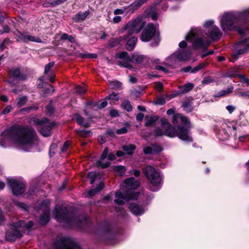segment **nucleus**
Returning a JSON list of instances; mask_svg holds the SVG:
<instances>
[{
  "label": "nucleus",
  "instance_id": "nucleus-1",
  "mask_svg": "<svg viewBox=\"0 0 249 249\" xmlns=\"http://www.w3.org/2000/svg\"><path fill=\"white\" fill-rule=\"evenodd\" d=\"M249 8L240 11H228L222 13L218 19L223 31H236L242 35H249V29L241 25L246 24L249 20Z\"/></svg>",
  "mask_w": 249,
  "mask_h": 249
},
{
  "label": "nucleus",
  "instance_id": "nucleus-2",
  "mask_svg": "<svg viewBox=\"0 0 249 249\" xmlns=\"http://www.w3.org/2000/svg\"><path fill=\"white\" fill-rule=\"evenodd\" d=\"M10 141L16 147L24 151H29L37 143L38 139L33 129L19 127L11 134Z\"/></svg>",
  "mask_w": 249,
  "mask_h": 249
},
{
  "label": "nucleus",
  "instance_id": "nucleus-3",
  "mask_svg": "<svg viewBox=\"0 0 249 249\" xmlns=\"http://www.w3.org/2000/svg\"><path fill=\"white\" fill-rule=\"evenodd\" d=\"M162 129H158L155 131V134L157 136H160L163 134L166 136L173 138L177 136L179 139L187 142H192L193 140L189 130L186 128L182 126H178L175 129L172 125L169 124L166 119H162L160 120Z\"/></svg>",
  "mask_w": 249,
  "mask_h": 249
},
{
  "label": "nucleus",
  "instance_id": "nucleus-4",
  "mask_svg": "<svg viewBox=\"0 0 249 249\" xmlns=\"http://www.w3.org/2000/svg\"><path fill=\"white\" fill-rule=\"evenodd\" d=\"M33 225L32 221H20L11 225L10 229L6 233V239L12 241L17 238L20 237L22 236V232L33 227Z\"/></svg>",
  "mask_w": 249,
  "mask_h": 249
},
{
  "label": "nucleus",
  "instance_id": "nucleus-5",
  "mask_svg": "<svg viewBox=\"0 0 249 249\" xmlns=\"http://www.w3.org/2000/svg\"><path fill=\"white\" fill-rule=\"evenodd\" d=\"M200 35H203L201 30L198 28L193 29L186 35L185 38L186 40L192 42L194 47L196 49L208 47L210 45L211 41L199 36Z\"/></svg>",
  "mask_w": 249,
  "mask_h": 249
},
{
  "label": "nucleus",
  "instance_id": "nucleus-6",
  "mask_svg": "<svg viewBox=\"0 0 249 249\" xmlns=\"http://www.w3.org/2000/svg\"><path fill=\"white\" fill-rule=\"evenodd\" d=\"M144 174L151 184L150 189L154 192L159 189V185L161 182V177L160 172L151 166H147L143 169Z\"/></svg>",
  "mask_w": 249,
  "mask_h": 249
},
{
  "label": "nucleus",
  "instance_id": "nucleus-7",
  "mask_svg": "<svg viewBox=\"0 0 249 249\" xmlns=\"http://www.w3.org/2000/svg\"><path fill=\"white\" fill-rule=\"evenodd\" d=\"M140 39L143 42H148L155 39L157 40L156 44H158L160 40L158 27L149 23L142 31Z\"/></svg>",
  "mask_w": 249,
  "mask_h": 249
},
{
  "label": "nucleus",
  "instance_id": "nucleus-8",
  "mask_svg": "<svg viewBox=\"0 0 249 249\" xmlns=\"http://www.w3.org/2000/svg\"><path fill=\"white\" fill-rule=\"evenodd\" d=\"M145 21L142 18H138L129 21L123 28V31H126L129 35L139 33L144 27Z\"/></svg>",
  "mask_w": 249,
  "mask_h": 249
},
{
  "label": "nucleus",
  "instance_id": "nucleus-9",
  "mask_svg": "<svg viewBox=\"0 0 249 249\" xmlns=\"http://www.w3.org/2000/svg\"><path fill=\"white\" fill-rule=\"evenodd\" d=\"M50 201L48 200H45L43 201L41 204L38 203V207L36 204V210L42 213L39 218V223L41 224H46L50 219Z\"/></svg>",
  "mask_w": 249,
  "mask_h": 249
},
{
  "label": "nucleus",
  "instance_id": "nucleus-10",
  "mask_svg": "<svg viewBox=\"0 0 249 249\" xmlns=\"http://www.w3.org/2000/svg\"><path fill=\"white\" fill-rule=\"evenodd\" d=\"M7 181L14 195L18 196L24 192L25 184L23 182L15 178H8Z\"/></svg>",
  "mask_w": 249,
  "mask_h": 249
},
{
  "label": "nucleus",
  "instance_id": "nucleus-11",
  "mask_svg": "<svg viewBox=\"0 0 249 249\" xmlns=\"http://www.w3.org/2000/svg\"><path fill=\"white\" fill-rule=\"evenodd\" d=\"M139 186V182L135 179L134 178H127L124 181V184L122 186V188L127 189L128 191H126V193H128L127 194L130 196H135V194H138V195L139 193H135L133 191H130V190H133L137 188Z\"/></svg>",
  "mask_w": 249,
  "mask_h": 249
},
{
  "label": "nucleus",
  "instance_id": "nucleus-12",
  "mask_svg": "<svg viewBox=\"0 0 249 249\" xmlns=\"http://www.w3.org/2000/svg\"><path fill=\"white\" fill-rule=\"evenodd\" d=\"M53 124L46 118L42 119L39 122V131L44 137L49 136L51 133Z\"/></svg>",
  "mask_w": 249,
  "mask_h": 249
},
{
  "label": "nucleus",
  "instance_id": "nucleus-13",
  "mask_svg": "<svg viewBox=\"0 0 249 249\" xmlns=\"http://www.w3.org/2000/svg\"><path fill=\"white\" fill-rule=\"evenodd\" d=\"M108 148H106L103 153L102 154L100 158V160L97 162V166H101L102 168H106L108 167L110 163L109 162H104V160L107 157V159L110 160H113L115 159V156L113 153H110L107 156Z\"/></svg>",
  "mask_w": 249,
  "mask_h": 249
},
{
  "label": "nucleus",
  "instance_id": "nucleus-14",
  "mask_svg": "<svg viewBox=\"0 0 249 249\" xmlns=\"http://www.w3.org/2000/svg\"><path fill=\"white\" fill-rule=\"evenodd\" d=\"M118 57L121 59L118 61V64L121 67L131 69L133 67L130 64L131 58L127 53L122 52L118 54Z\"/></svg>",
  "mask_w": 249,
  "mask_h": 249
},
{
  "label": "nucleus",
  "instance_id": "nucleus-15",
  "mask_svg": "<svg viewBox=\"0 0 249 249\" xmlns=\"http://www.w3.org/2000/svg\"><path fill=\"white\" fill-rule=\"evenodd\" d=\"M18 37V40L22 42L27 43L29 41L37 43L41 42V40L39 37L28 34L26 33H19Z\"/></svg>",
  "mask_w": 249,
  "mask_h": 249
},
{
  "label": "nucleus",
  "instance_id": "nucleus-16",
  "mask_svg": "<svg viewBox=\"0 0 249 249\" xmlns=\"http://www.w3.org/2000/svg\"><path fill=\"white\" fill-rule=\"evenodd\" d=\"M127 193L125 192V195H124L121 192H116L114 202L118 204H123L124 200L136 199L138 196V194H135V196H129Z\"/></svg>",
  "mask_w": 249,
  "mask_h": 249
},
{
  "label": "nucleus",
  "instance_id": "nucleus-17",
  "mask_svg": "<svg viewBox=\"0 0 249 249\" xmlns=\"http://www.w3.org/2000/svg\"><path fill=\"white\" fill-rule=\"evenodd\" d=\"M147 0H136L134 2L130 4L128 8L130 10H132L133 11L135 9L138 8L141 5L143 4L144 2H145ZM127 8L124 7L123 9H116L114 11V14L115 15H120L122 14L126 10Z\"/></svg>",
  "mask_w": 249,
  "mask_h": 249
},
{
  "label": "nucleus",
  "instance_id": "nucleus-18",
  "mask_svg": "<svg viewBox=\"0 0 249 249\" xmlns=\"http://www.w3.org/2000/svg\"><path fill=\"white\" fill-rule=\"evenodd\" d=\"M63 249H82L80 245L69 237H63Z\"/></svg>",
  "mask_w": 249,
  "mask_h": 249
},
{
  "label": "nucleus",
  "instance_id": "nucleus-19",
  "mask_svg": "<svg viewBox=\"0 0 249 249\" xmlns=\"http://www.w3.org/2000/svg\"><path fill=\"white\" fill-rule=\"evenodd\" d=\"M86 222V218L85 217H82V219H80L78 220L75 217H71L66 220L63 215V227L67 225L68 226H75L80 227L81 226V223Z\"/></svg>",
  "mask_w": 249,
  "mask_h": 249
},
{
  "label": "nucleus",
  "instance_id": "nucleus-20",
  "mask_svg": "<svg viewBox=\"0 0 249 249\" xmlns=\"http://www.w3.org/2000/svg\"><path fill=\"white\" fill-rule=\"evenodd\" d=\"M178 61H187L189 60L191 56V52L188 51H183L180 49L177 50L176 52Z\"/></svg>",
  "mask_w": 249,
  "mask_h": 249
},
{
  "label": "nucleus",
  "instance_id": "nucleus-21",
  "mask_svg": "<svg viewBox=\"0 0 249 249\" xmlns=\"http://www.w3.org/2000/svg\"><path fill=\"white\" fill-rule=\"evenodd\" d=\"M208 32L210 37L213 40L218 39L222 35L219 28L216 25L212 26Z\"/></svg>",
  "mask_w": 249,
  "mask_h": 249
},
{
  "label": "nucleus",
  "instance_id": "nucleus-22",
  "mask_svg": "<svg viewBox=\"0 0 249 249\" xmlns=\"http://www.w3.org/2000/svg\"><path fill=\"white\" fill-rule=\"evenodd\" d=\"M53 62H51L47 64L45 67L44 69V73L46 75H48L49 76L48 79L51 82H53L54 81V75L51 71V69L54 65Z\"/></svg>",
  "mask_w": 249,
  "mask_h": 249
},
{
  "label": "nucleus",
  "instance_id": "nucleus-23",
  "mask_svg": "<svg viewBox=\"0 0 249 249\" xmlns=\"http://www.w3.org/2000/svg\"><path fill=\"white\" fill-rule=\"evenodd\" d=\"M129 208L131 212L136 215H140L143 214L145 211L143 208L134 203H131Z\"/></svg>",
  "mask_w": 249,
  "mask_h": 249
},
{
  "label": "nucleus",
  "instance_id": "nucleus-24",
  "mask_svg": "<svg viewBox=\"0 0 249 249\" xmlns=\"http://www.w3.org/2000/svg\"><path fill=\"white\" fill-rule=\"evenodd\" d=\"M178 61L176 52L173 53L172 55L167 58L165 60V64L170 67H174L176 63Z\"/></svg>",
  "mask_w": 249,
  "mask_h": 249
},
{
  "label": "nucleus",
  "instance_id": "nucleus-25",
  "mask_svg": "<svg viewBox=\"0 0 249 249\" xmlns=\"http://www.w3.org/2000/svg\"><path fill=\"white\" fill-rule=\"evenodd\" d=\"M62 209L60 205H56L53 211V216L58 221L62 219Z\"/></svg>",
  "mask_w": 249,
  "mask_h": 249
},
{
  "label": "nucleus",
  "instance_id": "nucleus-26",
  "mask_svg": "<svg viewBox=\"0 0 249 249\" xmlns=\"http://www.w3.org/2000/svg\"><path fill=\"white\" fill-rule=\"evenodd\" d=\"M73 119L76 121L79 124L83 126L88 127L89 126V123L84 120L78 114H74L73 115Z\"/></svg>",
  "mask_w": 249,
  "mask_h": 249
},
{
  "label": "nucleus",
  "instance_id": "nucleus-27",
  "mask_svg": "<svg viewBox=\"0 0 249 249\" xmlns=\"http://www.w3.org/2000/svg\"><path fill=\"white\" fill-rule=\"evenodd\" d=\"M137 40V38L135 36L129 38L127 41L126 45V49L128 51L133 50L136 46Z\"/></svg>",
  "mask_w": 249,
  "mask_h": 249
},
{
  "label": "nucleus",
  "instance_id": "nucleus-28",
  "mask_svg": "<svg viewBox=\"0 0 249 249\" xmlns=\"http://www.w3.org/2000/svg\"><path fill=\"white\" fill-rule=\"evenodd\" d=\"M89 15L88 11L84 12H80L75 15L74 19L76 22H81L85 20Z\"/></svg>",
  "mask_w": 249,
  "mask_h": 249
},
{
  "label": "nucleus",
  "instance_id": "nucleus-29",
  "mask_svg": "<svg viewBox=\"0 0 249 249\" xmlns=\"http://www.w3.org/2000/svg\"><path fill=\"white\" fill-rule=\"evenodd\" d=\"M144 57V56L142 54L135 53L132 55L130 58L131 62L133 63L140 64L143 61Z\"/></svg>",
  "mask_w": 249,
  "mask_h": 249
},
{
  "label": "nucleus",
  "instance_id": "nucleus-30",
  "mask_svg": "<svg viewBox=\"0 0 249 249\" xmlns=\"http://www.w3.org/2000/svg\"><path fill=\"white\" fill-rule=\"evenodd\" d=\"M178 121H180L182 123L185 124H188V118L186 117L183 116L180 114L175 115L173 118V123L174 124L178 123Z\"/></svg>",
  "mask_w": 249,
  "mask_h": 249
},
{
  "label": "nucleus",
  "instance_id": "nucleus-31",
  "mask_svg": "<svg viewBox=\"0 0 249 249\" xmlns=\"http://www.w3.org/2000/svg\"><path fill=\"white\" fill-rule=\"evenodd\" d=\"M104 187V184L100 182L96 189H91L88 192V195L90 196H93L96 193L100 191Z\"/></svg>",
  "mask_w": 249,
  "mask_h": 249
},
{
  "label": "nucleus",
  "instance_id": "nucleus-32",
  "mask_svg": "<svg viewBox=\"0 0 249 249\" xmlns=\"http://www.w3.org/2000/svg\"><path fill=\"white\" fill-rule=\"evenodd\" d=\"M158 119L156 116H152L150 117H146L145 118V125L147 126H150L154 125L155 122Z\"/></svg>",
  "mask_w": 249,
  "mask_h": 249
},
{
  "label": "nucleus",
  "instance_id": "nucleus-33",
  "mask_svg": "<svg viewBox=\"0 0 249 249\" xmlns=\"http://www.w3.org/2000/svg\"><path fill=\"white\" fill-rule=\"evenodd\" d=\"M123 149L126 154L131 155L135 149V146L133 144L126 145L123 146Z\"/></svg>",
  "mask_w": 249,
  "mask_h": 249
},
{
  "label": "nucleus",
  "instance_id": "nucleus-34",
  "mask_svg": "<svg viewBox=\"0 0 249 249\" xmlns=\"http://www.w3.org/2000/svg\"><path fill=\"white\" fill-rule=\"evenodd\" d=\"M193 88L194 85L191 83H189L180 87V89L181 92L184 93L190 91Z\"/></svg>",
  "mask_w": 249,
  "mask_h": 249
},
{
  "label": "nucleus",
  "instance_id": "nucleus-35",
  "mask_svg": "<svg viewBox=\"0 0 249 249\" xmlns=\"http://www.w3.org/2000/svg\"><path fill=\"white\" fill-rule=\"evenodd\" d=\"M114 170L117 174L122 176L124 174L125 168L123 166H117L114 167Z\"/></svg>",
  "mask_w": 249,
  "mask_h": 249
},
{
  "label": "nucleus",
  "instance_id": "nucleus-36",
  "mask_svg": "<svg viewBox=\"0 0 249 249\" xmlns=\"http://www.w3.org/2000/svg\"><path fill=\"white\" fill-rule=\"evenodd\" d=\"M233 91V87H230L226 89H224L221 90L219 93H218V94L217 96L218 97H221V96H224L225 95H227L229 94V93L232 92Z\"/></svg>",
  "mask_w": 249,
  "mask_h": 249
},
{
  "label": "nucleus",
  "instance_id": "nucleus-37",
  "mask_svg": "<svg viewBox=\"0 0 249 249\" xmlns=\"http://www.w3.org/2000/svg\"><path fill=\"white\" fill-rule=\"evenodd\" d=\"M122 107L127 111H130L132 109V107L130 103L128 101H124L122 104Z\"/></svg>",
  "mask_w": 249,
  "mask_h": 249
},
{
  "label": "nucleus",
  "instance_id": "nucleus-38",
  "mask_svg": "<svg viewBox=\"0 0 249 249\" xmlns=\"http://www.w3.org/2000/svg\"><path fill=\"white\" fill-rule=\"evenodd\" d=\"M53 248V249H62V240L61 238L54 243Z\"/></svg>",
  "mask_w": 249,
  "mask_h": 249
},
{
  "label": "nucleus",
  "instance_id": "nucleus-39",
  "mask_svg": "<svg viewBox=\"0 0 249 249\" xmlns=\"http://www.w3.org/2000/svg\"><path fill=\"white\" fill-rule=\"evenodd\" d=\"M62 1V0H57L53 1L52 2H50L49 1L45 2L44 3H43V6L44 7H49L51 5L52 6H55L57 4H60L61 2Z\"/></svg>",
  "mask_w": 249,
  "mask_h": 249
},
{
  "label": "nucleus",
  "instance_id": "nucleus-40",
  "mask_svg": "<svg viewBox=\"0 0 249 249\" xmlns=\"http://www.w3.org/2000/svg\"><path fill=\"white\" fill-rule=\"evenodd\" d=\"M213 26H215L214 25V21L213 20H209L205 22L204 24V26L206 30H208L209 31L210 29Z\"/></svg>",
  "mask_w": 249,
  "mask_h": 249
},
{
  "label": "nucleus",
  "instance_id": "nucleus-41",
  "mask_svg": "<svg viewBox=\"0 0 249 249\" xmlns=\"http://www.w3.org/2000/svg\"><path fill=\"white\" fill-rule=\"evenodd\" d=\"M10 75L14 77H19L20 75V71L18 68L13 69L10 70Z\"/></svg>",
  "mask_w": 249,
  "mask_h": 249
},
{
  "label": "nucleus",
  "instance_id": "nucleus-42",
  "mask_svg": "<svg viewBox=\"0 0 249 249\" xmlns=\"http://www.w3.org/2000/svg\"><path fill=\"white\" fill-rule=\"evenodd\" d=\"M206 64L204 63H202L201 64H200L198 66L195 67L191 71L192 73H196L198 71H200L203 68H204L206 66Z\"/></svg>",
  "mask_w": 249,
  "mask_h": 249
},
{
  "label": "nucleus",
  "instance_id": "nucleus-43",
  "mask_svg": "<svg viewBox=\"0 0 249 249\" xmlns=\"http://www.w3.org/2000/svg\"><path fill=\"white\" fill-rule=\"evenodd\" d=\"M27 102V98L26 97H22L19 98L18 100L17 106L18 107H21L24 105Z\"/></svg>",
  "mask_w": 249,
  "mask_h": 249
},
{
  "label": "nucleus",
  "instance_id": "nucleus-44",
  "mask_svg": "<svg viewBox=\"0 0 249 249\" xmlns=\"http://www.w3.org/2000/svg\"><path fill=\"white\" fill-rule=\"evenodd\" d=\"M88 177L90 179V183L93 184L95 181V178L97 177V174L93 172H90L88 173Z\"/></svg>",
  "mask_w": 249,
  "mask_h": 249
},
{
  "label": "nucleus",
  "instance_id": "nucleus-45",
  "mask_svg": "<svg viewBox=\"0 0 249 249\" xmlns=\"http://www.w3.org/2000/svg\"><path fill=\"white\" fill-rule=\"evenodd\" d=\"M239 44L245 48L246 50H247L249 48V38L246 39L245 41L244 40L240 41Z\"/></svg>",
  "mask_w": 249,
  "mask_h": 249
},
{
  "label": "nucleus",
  "instance_id": "nucleus-46",
  "mask_svg": "<svg viewBox=\"0 0 249 249\" xmlns=\"http://www.w3.org/2000/svg\"><path fill=\"white\" fill-rule=\"evenodd\" d=\"M75 91L79 94L82 95L86 92V89L84 87L78 86L76 87Z\"/></svg>",
  "mask_w": 249,
  "mask_h": 249
},
{
  "label": "nucleus",
  "instance_id": "nucleus-47",
  "mask_svg": "<svg viewBox=\"0 0 249 249\" xmlns=\"http://www.w3.org/2000/svg\"><path fill=\"white\" fill-rule=\"evenodd\" d=\"M80 56L84 58H96L97 56L95 53H81Z\"/></svg>",
  "mask_w": 249,
  "mask_h": 249
},
{
  "label": "nucleus",
  "instance_id": "nucleus-48",
  "mask_svg": "<svg viewBox=\"0 0 249 249\" xmlns=\"http://www.w3.org/2000/svg\"><path fill=\"white\" fill-rule=\"evenodd\" d=\"M107 99H111L114 101H118L119 100L118 95L115 93H112L111 94L106 97Z\"/></svg>",
  "mask_w": 249,
  "mask_h": 249
},
{
  "label": "nucleus",
  "instance_id": "nucleus-49",
  "mask_svg": "<svg viewBox=\"0 0 249 249\" xmlns=\"http://www.w3.org/2000/svg\"><path fill=\"white\" fill-rule=\"evenodd\" d=\"M63 41L64 40H68L70 42H73L74 41V38L73 36H68L66 34H63Z\"/></svg>",
  "mask_w": 249,
  "mask_h": 249
},
{
  "label": "nucleus",
  "instance_id": "nucleus-50",
  "mask_svg": "<svg viewBox=\"0 0 249 249\" xmlns=\"http://www.w3.org/2000/svg\"><path fill=\"white\" fill-rule=\"evenodd\" d=\"M143 151L145 154H153V146L152 147L151 146H146L144 148Z\"/></svg>",
  "mask_w": 249,
  "mask_h": 249
},
{
  "label": "nucleus",
  "instance_id": "nucleus-51",
  "mask_svg": "<svg viewBox=\"0 0 249 249\" xmlns=\"http://www.w3.org/2000/svg\"><path fill=\"white\" fill-rule=\"evenodd\" d=\"M240 81L242 83H246L248 86H249V79L247 78L244 75H239Z\"/></svg>",
  "mask_w": 249,
  "mask_h": 249
},
{
  "label": "nucleus",
  "instance_id": "nucleus-52",
  "mask_svg": "<svg viewBox=\"0 0 249 249\" xmlns=\"http://www.w3.org/2000/svg\"><path fill=\"white\" fill-rule=\"evenodd\" d=\"M54 111V107L52 105H49L47 107V114L51 115Z\"/></svg>",
  "mask_w": 249,
  "mask_h": 249
},
{
  "label": "nucleus",
  "instance_id": "nucleus-53",
  "mask_svg": "<svg viewBox=\"0 0 249 249\" xmlns=\"http://www.w3.org/2000/svg\"><path fill=\"white\" fill-rule=\"evenodd\" d=\"M154 87L155 89L159 91H162L163 89V85L160 83H157L155 84Z\"/></svg>",
  "mask_w": 249,
  "mask_h": 249
},
{
  "label": "nucleus",
  "instance_id": "nucleus-54",
  "mask_svg": "<svg viewBox=\"0 0 249 249\" xmlns=\"http://www.w3.org/2000/svg\"><path fill=\"white\" fill-rule=\"evenodd\" d=\"M153 149L154 153H158L162 150L160 146L158 145H153Z\"/></svg>",
  "mask_w": 249,
  "mask_h": 249
},
{
  "label": "nucleus",
  "instance_id": "nucleus-55",
  "mask_svg": "<svg viewBox=\"0 0 249 249\" xmlns=\"http://www.w3.org/2000/svg\"><path fill=\"white\" fill-rule=\"evenodd\" d=\"M238 95L240 97L249 98V90L247 91L240 92L238 93Z\"/></svg>",
  "mask_w": 249,
  "mask_h": 249
},
{
  "label": "nucleus",
  "instance_id": "nucleus-56",
  "mask_svg": "<svg viewBox=\"0 0 249 249\" xmlns=\"http://www.w3.org/2000/svg\"><path fill=\"white\" fill-rule=\"evenodd\" d=\"M110 115L112 117H115L119 115L118 111L115 109H111L109 111Z\"/></svg>",
  "mask_w": 249,
  "mask_h": 249
},
{
  "label": "nucleus",
  "instance_id": "nucleus-57",
  "mask_svg": "<svg viewBox=\"0 0 249 249\" xmlns=\"http://www.w3.org/2000/svg\"><path fill=\"white\" fill-rule=\"evenodd\" d=\"M107 105V102L106 101H104L101 103H98L97 104V107L98 108H102L106 107Z\"/></svg>",
  "mask_w": 249,
  "mask_h": 249
},
{
  "label": "nucleus",
  "instance_id": "nucleus-58",
  "mask_svg": "<svg viewBox=\"0 0 249 249\" xmlns=\"http://www.w3.org/2000/svg\"><path fill=\"white\" fill-rule=\"evenodd\" d=\"M127 128L125 127L118 129L117 131V133L119 135L124 134L127 132Z\"/></svg>",
  "mask_w": 249,
  "mask_h": 249
},
{
  "label": "nucleus",
  "instance_id": "nucleus-59",
  "mask_svg": "<svg viewBox=\"0 0 249 249\" xmlns=\"http://www.w3.org/2000/svg\"><path fill=\"white\" fill-rule=\"evenodd\" d=\"M13 110V107L11 106H7L3 111L2 113L3 114H7L11 112Z\"/></svg>",
  "mask_w": 249,
  "mask_h": 249
},
{
  "label": "nucleus",
  "instance_id": "nucleus-60",
  "mask_svg": "<svg viewBox=\"0 0 249 249\" xmlns=\"http://www.w3.org/2000/svg\"><path fill=\"white\" fill-rule=\"evenodd\" d=\"M110 85L113 88H116L121 86V83L118 82L112 81L110 83Z\"/></svg>",
  "mask_w": 249,
  "mask_h": 249
},
{
  "label": "nucleus",
  "instance_id": "nucleus-61",
  "mask_svg": "<svg viewBox=\"0 0 249 249\" xmlns=\"http://www.w3.org/2000/svg\"><path fill=\"white\" fill-rule=\"evenodd\" d=\"M182 107L183 109L186 111H190L191 110V107L187 104L184 103Z\"/></svg>",
  "mask_w": 249,
  "mask_h": 249
},
{
  "label": "nucleus",
  "instance_id": "nucleus-62",
  "mask_svg": "<svg viewBox=\"0 0 249 249\" xmlns=\"http://www.w3.org/2000/svg\"><path fill=\"white\" fill-rule=\"evenodd\" d=\"M121 19H122L121 17L118 16H115L113 18V22L114 23H118L121 21Z\"/></svg>",
  "mask_w": 249,
  "mask_h": 249
},
{
  "label": "nucleus",
  "instance_id": "nucleus-63",
  "mask_svg": "<svg viewBox=\"0 0 249 249\" xmlns=\"http://www.w3.org/2000/svg\"><path fill=\"white\" fill-rule=\"evenodd\" d=\"M226 108L230 113H231L235 109V107L231 105L228 106Z\"/></svg>",
  "mask_w": 249,
  "mask_h": 249
},
{
  "label": "nucleus",
  "instance_id": "nucleus-64",
  "mask_svg": "<svg viewBox=\"0 0 249 249\" xmlns=\"http://www.w3.org/2000/svg\"><path fill=\"white\" fill-rule=\"evenodd\" d=\"M180 49H184L187 46V43L185 41H182L179 43Z\"/></svg>",
  "mask_w": 249,
  "mask_h": 249
}]
</instances>
